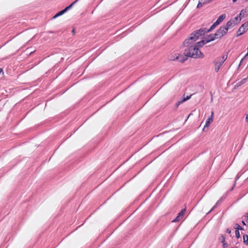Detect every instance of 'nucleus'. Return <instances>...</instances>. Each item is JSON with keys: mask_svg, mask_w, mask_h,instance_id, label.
Masks as SVG:
<instances>
[{"mask_svg": "<svg viewBox=\"0 0 248 248\" xmlns=\"http://www.w3.org/2000/svg\"><path fill=\"white\" fill-rule=\"evenodd\" d=\"M194 35L191 37H189L184 42V46L186 47L184 50V54L186 57H191L194 59L203 58L204 54L199 50L194 45V42L197 40V38L194 37Z\"/></svg>", "mask_w": 248, "mask_h": 248, "instance_id": "nucleus-1", "label": "nucleus"}, {"mask_svg": "<svg viewBox=\"0 0 248 248\" xmlns=\"http://www.w3.org/2000/svg\"><path fill=\"white\" fill-rule=\"evenodd\" d=\"M228 29L225 26H221L215 33V38H220L225 35Z\"/></svg>", "mask_w": 248, "mask_h": 248, "instance_id": "nucleus-2", "label": "nucleus"}, {"mask_svg": "<svg viewBox=\"0 0 248 248\" xmlns=\"http://www.w3.org/2000/svg\"><path fill=\"white\" fill-rule=\"evenodd\" d=\"M238 19L241 20L240 16H235L234 19H232L229 20L225 27L227 28L228 30L229 28H232L237 24Z\"/></svg>", "mask_w": 248, "mask_h": 248, "instance_id": "nucleus-3", "label": "nucleus"}, {"mask_svg": "<svg viewBox=\"0 0 248 248\" xmlns=\"http://www.w3.org/2000/svg\"><path fill=\"white\" fill-rule=\"evenodd\" d=\"M207 30H206L205 29H201L196 31H194V32L190 34L189 37H191L192 35H194V36H193L194 37L197 38V40L199 39L200 36L204 35L206 32H208Z\"/></svg>", "mask_w": 248, "mask_h": 248, "instance_id": "nucleus-4", "label": "nucleus"}, {"mask_svg": "<svg viewBox=\"0 0 248 248\" xmlns=\"http://www.w3.org/2000/svg\"><path fill=\"white\" fill-rule=\"evenodd\" d=\"M248 30V23L243 24L237 31V36H240L245 33Z\"/></svg>", "mask_w": 248, "mask_h": 248, "instance_id": "nucleus-5", "label": "nucleus"}, {"mask_svg": "<svg viewBox=\"0 0 248 248\" xmlns=\"http://www.w3.org/2000/svg\"><path fill=\"white\" fill-rule=\"evenodd\" d=\"M77 1V0L75 1L74 2H73V3H72L68 6L66 7L64 9L61 10V11L58 12V13H57L56 14H55L54 16H62V15L67 11L69 10L75 4V3H76Z\"/></svg>", "mask_w": 248, "mask_h": 248, "instance_id": "nucleus-6", "label": "nucleus"}, {"mask_svg": "<svg viewBox=\"0 0 248 248\" xmlns=\"http://www.w3.org/2000/svg\"><path fill=\"white\" fill-rule=\"evenodd\" d=\"M186 212V209H182L180 213H179L178 216L175 219L173 220L172 222H179L183 219L185 213Z\"/></svg>", "mask_w": 248, "mask_h": 248, "instance_id": "nucleus-7", "label": "nucleus"}, {"mask_svg": "<svg viewBox=\"0 0 248 248\" xmlns=\"http://www.w3.org/2000/svg\"><path fill=\"white\" fill-rule=\"evenodd\" d=\"M186 56L184 54V55H180L178 54H176V59L179 62H184L187 60Z\"/></svg>", "mask_w": 248, "mask_h": 248, "instance_id": "nucleus-8", "label": "nucleus"}, {"mask_svg": "<svg viewBox=\"0 0 248 248\" xmlns=\"http://www.w3.org/2000/svg\"><path fill=\"white\" fill-rule=\"evenodd\" d=\"M207 44V42L206 40H202L200 42H198L196 43H194V45L196 46H197V47L199 48V47H201L203 46L204 45Z\"/></svg>", "mask_w": 248, "mask_h": 248, "instance_id": "nucleus-9", "label": "nucleus"}, {"mask_svg": "<svg viewBox=\"0 0 248 248\" xmlns=\"http://www.w3.org/2000/svg\"><path fill=\"white\" fill-rule=\"evenodd\" d=\"M223 64L222 63V62H220V61H219V62H215V71L216 72H218L220 66L222 65V64Z\"/></svg>", "mask_w": 248, "mask_h": 248, "instance_id": "nucleus-10", "label": "nucleus"}, {"mask_svg": "<svg viewBox=\"0 0 248 248\" xmlns=\"http://www.w3.org/2000/svg\"><path fill=\"white\" fill-rule=\"evenodd\" d=\"M238 16H248V6L242 10Z\"/></svg>", "mask_w": 248, "mask_h": 248, "instance_id": "nucleus-11", "label": "nucleus"}, {"mask_svg": "<svg viewBox=\"0 0 248 248\" xmlns=\"http://www.w3.org/2000/svg\"><path fill=\"white\" fill-rule=\"evenodd\" d=\"M218 38H215V33L214 34H211L208 36V39L206 40L207 43L215 40V39H217Z\"/></svg>", "mask_w": 248, "mask_h": 248, "instance_id": "nucleus-12", "label": "nucleus"}, {"mask_svg": "<svg viewBox=\"0 0 248 248\" xmlns=\"http://www.w3.org/2000/svg\"><path fill=\"white\" fill-rule=\"evenodd\" d=\"M213 119L212 118V116L209 117L207 120H206L205 124L204 125V127H208L210 124L213 122Z\"/></svg>", "mask_w": 248, "mask_h": 248, "instance_id": "nucleus-13", "label": "nucleus"}, {"mask_svg": "<svg viewBox=\"0 0 248 248\" xmlns=\"http://www.w3.org/2000/svg\"><path fill=\"white\" fill-rule=\"evenodd\" d=\"M243 242L246 245L248 244V235L246 234L243 235Z\"/></svg>", "mask_w": 248, "mask_h": 248, "instance_id": "nucleus-14", "label": "nucleus"}, {"mask_svg": "<svg viewBox=\"0 0 248 248\" xmlns=\"http://www.w3.org/2000/svg\"><path fill=\"white\" fill-rule=\"evenodd\" d=\"M223 16H219V18L217 19L215 23H216L218 25L223 20Z\"/></svg>", "mask_w": 248, "mask_h": 248, "instance_id": "nucleus-15", "label": "nucleus"}, {"mask_svg": "<svg viewBox=\"0 0 248 248\" xmlns=\"http://www.w3.org/2000/svg\"><path fill=\"white\" fill-rule=\"evenodd\" d=\"M202 3L204 5L207 4L212 1L211 0H200Z\"/></svg>", "mask_w": 248, "mask_h": 248, "instance_id": "nucleus-16", "label": "nucleus"}, {"mask_svg": "<svg viewBox=\"0 0 248 248\" xmlns=\"http://www.w3.org/2000/svg\"><path fill=\"white\" fill-rule=\"evenodd\" d=\"M217 24L216 23H214L210 27V28L209 29H208L207 30V31H211L212 30H213L217 26Z\"/></svg>", "mask_w": 248, "mask_h": 248, "instance_id": "nucleus-17", "label": "nucleus"}, {"mask_svg": "<svg viewBox=\"0 0 248 248\" xmlns=\"http://www.w3.org/2000/svg\"><path fill=\"white\" fill-rule=\"evenodd\" d=\"M234 228L237 229L236 230H243L242 228L238 224H235Z\"/></svg>", "mask_w": 248, "mask_h": 248, "instance_id": "nucleus-18", "label": "nucleus"}, {"mask_svg": "<svg viewBox=\"0 0 248 248\" xmlns=\"http://www.w3.org/2000/svg\"><path fill=\"white\" fill-rule=\"evenodd\" d=\"M227 56L224 55L222 57V58H221V60H220L219 61L222 62V63H223L227 59Z\"/></svg>", "mask_w": 248, "mask_h": 248, "instance_id": "nucleus-19", "label": "nucleus"}, {"mask_svg": "<svg viewBox=\"0 0 248 248\" xmlns=\"http://www.w3.org/2000/svg\"><path fill=\"white\" fill-rule=\"evenodd\" d=\"M191 96H192V94L190 95L189 96H187L186 97H184L182 99L183 101L184 102L186 101V100L189 99L191 98Z\"/></svg>", "mask_w": 248, "mask_h": 248, "instance_id": "nucleus-20", "label": "nucleus"}, {"mask_svg": "<svg viewBox=\"0 0 248 248\" xmlns=\"http://www.w3.org/2000/svg\"><path fill=\"white\" fill-rule=\"evenodd\" d=\"M235 233L236 237L237 238H239L240 237V233H239V231L238 230H236Z\"/></svg>", "mask_w": 248, "mask_h": 248, "instance_id": "nucleus-21", "label": "nucleus"}, {"mask_svg": "<svg viewBox=\"0 0 248 248\" xmlns=\"http://www.w3.org/2000/svg\"><path fill=\"white\" fill-rule=\"evenodd\" d=\"M183 102H184L183 101V100H182L181 101H180L177 102L176 103V104H175V106H176V108H177L179 107V106L181 104L183 103Z\"/></svg>", "mask_w": 248, "mask_h": 248, "instance_id": "nucleus-22", "label": "nucleus"}, {"mask_svg": "<svg viewBox=\"0 0 248 248\" xmlns=\"http://www.w3.org/2000/svg\"><path fill=\"white\" fill-rule=\"evenodd\" d=\"M204 5L202 3L201 0H199V3L197 5V8H200L203 6Z\"/></svg>", "mask_w": 248, "mask_h": 248, "instance_id": "nucleus-23", "label": "nucleus"}, {"mask_svg": "<svg viewBox=\"0 0 248 248\" xmlns=\"http://www.w3.org/2000/svg\"><path fill=\"white\" fill-rule=\"evenodd\" d=\"M170 60H171V61H174V60H176V56H170Z\"/></svg>", "mask_w": 248, "mask_h": 248, "instance_id": "nucleus-24", "label": "nucleus"}, {"mask_svg": "<svg viewBox=\"0 0 248 248\" xmlns=\"http://www.w3.org/2000/svg\"><path fill=\"white\" fill-rule=\"evenodd\" d=\"M226 232L228 233L229 234L231 233V231L229 229H227L226 230Z\"/></svg>", "mask_w": 248, "mask_h": 248, "instance_id": "nucleus-25", "label": "nucleus"}, {"mask_svg": "<svg viewBox=\"0 0 248 248\" xmlns=\"http://www.w3.org/2000/svg\"><path fill=\"white\" fill-rule=\"evenodd\" d=\"M245 217H246V218L247 219H248V213H246V214H245Z\"/></svg>", "mask_w": 248, "mask_h": 248, "instance_id": "nucleus-26", "label": "nucleus"}, {"mask_svg": "<svg viewBox=\"0 0 248 248\" xmlns=\"http://www.w3.org/2000/svg\"><path fill=\"white\" fill-rule=\"evenodd\" d=\"M246 121L248 123V114L246 116Z\"/></svg>", "mask_w": 248, "mask_h": 248, "instance_id": "nucleus-27", "label": "nucleus"}, {"mask_svg": "<svg viewBox=\"0 0 248 248\" xmlns=\"http://www.w3.org/2000/svg\"><path fill=\"white\" fill-rule=\"evenodd\" d=\"M222 237H223V238H222V240L221 242H222V243H224V242H225V237H224L223 236H222Z\"/></svg>", "mask_w": 248, "mask_h": 248, "instance_id": "nucleus-28", "label": "nucleus"}, {"mask_svg": "<svg viewBox=\"0 0 248 248\" xmlns=\"http://www.w3.org/2000/svg\"><path fill=\"white\" fill-rule=\"evenodd\" d=\"M72 33L73 34H75V29H73V30H72Z\"/></svg>", "mask_w": 248, "mask_h": 248, "instance_id": "nucleus-29", "label": "nucleus"}, {"mask_svg": "<svg viewBox=\"0 0 248 248\" xmlns=\"http://www.w3.org/2000/svg\"><path fill=\"white\" fill-rule=\"evenodd\" d=\"M213 115H214V112H213V111H212L211 112V114L210 116H212V118H213Z\"/></svg>", "mask_w": 248, "mask_h": 248, "instance_id": "nucleus-30", "label": "nucleus"}, {"mask_svg": "<svg viewBox=\"0 0 248 248\" xmlns=\"http://www.w3.org/2000/svg\"><path fill=\"white\" fill-rule=\"evenodd\" d=\"M223 247H224V248H226V246H226V244L225 243H223Z\"/></svg>", "mask_w": 248, "mask_h": 248, "instance_id": "nucleus-31", "label": "nucleus"}, {"mask_svg": "<svg viewBox=\"0 0 248 248\" xmlns=\"http://www.w3.org/2000/svg\"><path fill=\"white\" fill-rule=\"evenodd\" d=\"M242 223L244 225H246V223H245V222L244 221H242Z\"/></svg>", "mask_w": 248, "mask_h": 248, "instance_id": "nucleus-32", "label": "nucleus"}, {"mask_svg": "<svg viewBox=\"0 0 248 248\" xmlns=\"http://www.w3.org/2000/svg\"><path fill=\"white\" fill-rule=\"evenodd\" d=\"M2 71V69L1 68H0V73Z\"/></svg>", "mask_w": 248, "mask_h": 248, "instance_id": "nucleus-33", "label": "nucleus"}, {"mask_svg": "<svg viewBox=\"0 0 248 248\" xmlns=\"http://www.w3.org/2000/svg\"><path fill=\"white\" fill-rule=\"evenodd\" d=\"M248 55V52L246 54V55H245V57L247 56Z\"/></svg>", "mask_w": 248, "mask_h": 248, "instance_id": "nucleus-34", "label": "nucleus"}, {"mask_svg": "<svg viewBox=\"0 0 248 248\" xmlns=\"http://www.w3.org/2000/svg\"><path fill=\"white\" fill-rule=\"evenodd\" d=\"M236 0H232V1H233V2H236Z\"/></svg>", "mask_w": 248, "mask_h": 248, "instance_id": "nucleus-35", "label": "nucleus"}, {"mask_svg": "<svg viewBox=\"0 0 248 248\" xmlns=\"http://www.w3.org/2000/svg\"><path fill=\"white\" fill-rule=\"evenodd\" d=\"M57 17V16H53V18H56V17Z\"/></svg>", "mask_w": 248, "mask_h": 248, "instance_id": "nucleus-36", "label": "nucleus"}]
</instances>
